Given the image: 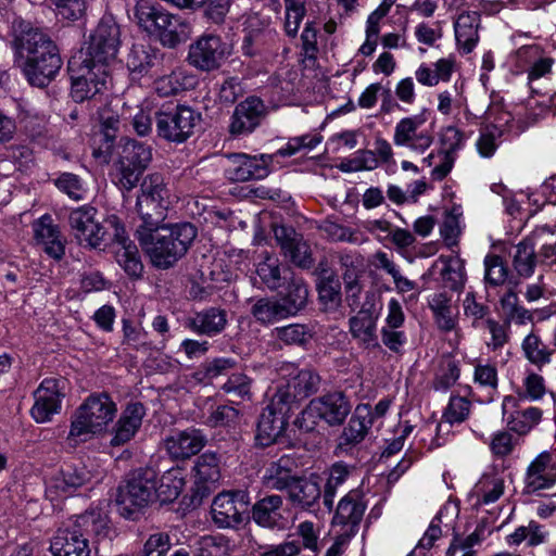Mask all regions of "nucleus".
I'll list each match as a JSON object with an SVG mask.
<instances>
[{"label": "nucleus", "instance_id": "nucleus-13", "mask_svg": "<svg viewBox=\"0 0 556 556\" xmlns=\"http://www.w3.org/2000/svg\"><path fill=\"white\" fill-rule=\"evenodd\" d=\"M425 123L426 117L422 114L400 119L394 127V144L396 147H405L415 153L424 154L434 141L433 131L422 128Z\"/></svg>", "mask_w": 556, "mask_h": 556}, {"label": "nucleus", "instance_id": "nucleus-5", "mask_svg": "<svg viewBox=\"0 0 556 556\" xmlns=\"http://www.w3.org/2000/svg\"><path fill=\"white\" fill-rule=\"evenodd\" d=\"M352 410L350 399L340 391L313 399L295 419V425L306 432L315 429L317 420L328 426H341Z\"/></svg>", "mask_w": 556, "mask_h": 556}, {"label": "nucleus", "instance_id": "nucleus-18", "mask_svg": "<svg viewBox=\"0 0 556 556\" xmlns=\"http://www.w3.org/2000/svg\"><path fill=\"white\" fill-rule=\"evenodd\" d=\"M281 375H289L286 389L278 388L274 395H288L286 404L289 406L295 399H305L317 392L320 383L319 376L312 369H299L294 364H287L280 368Z\"/></svg>", "mask_w": 556, "mask_h": 556}, {"label": "nucleus", "instance_id": "nucleus-64", "mask_svg": "<svg viewBox=\"0 0 556 556\" xmlns=\"http://www.w3.org/2000/svg\"><path fill=\"white\" fill-rule=\"evenodd\" d=\"M252 380L242 372L232 374L222 386V390L229 395L241 400H251Z\"/></svg>", "mask_w": 556, "mask_h": 556}, {"label": "nucleus", "instance_id": "nucleus-42", "mask_svg": "<svg viewBox=\"0 0 556 556\" xmlns=\"http://www.w3.org/2000/svg\"><path fill=\"white\" fill-rule=\"evenodd\" d=\"M119 160L127 166H136L144 172L152 160V152L144 143L129 139L123 146Z\"/></svg>", "mask_w": 556, "mask_h": 556}, {"label": "nucleus", "instance_id": "nucleus-30", "mask_svg": "<svg viewBox=\"0 0 556 556\" xmlns=\"http://www.w3.org/2000/svg\"><path fill=\"white\" fill-rule=\"evenodd\" d=\"M38 245L52 258L61 260L65 254L64 241L51 216L43 215L34 224Z\"/></svg>", "mask_w": 556, "mask_h": 556}, {"label": "nucleus", "instance_id": "nucleus-20", "mask_svg": "<svg viewBox=\"0 0 556 556\" xmlns=\"http://www.w3.org/2000/svg\"><path fill=\"white\" fill-rule=\"evenodd\" d=\"M90 480L85 466L66 465L47 481L46 495L51 500L66 497Z\"/></svg>", "mask_w": 556, "mask_h": 556}, {"label": "nucleus", "instance_id": "nucleus-35", "mask_svg": "<svg viewBox=\"0 0 556 556\" xmlns=\"http://www.w3.org/2000/svg\"><path fill=\"white\" fill-rule=\"evenodd\" d=\"M459 508L456 503L447 502L439 510L437 516L430 522L428 529L417 544V548L430 549L435 541L442 536L441 523L445 527H452L457 518Z\"/></svg>", "mask_w": 556, "mask_h": 556}, {"label": "nucleus", "instance_id": "nucleus-59", "mask_svg": "<svg viewBox=\"0 0 556 556\" xmlns=\"http://www.w3.org/2000/svg\"><path fill=\"white\" fill-rule=\"evenodd\" d=\"M508 275V269L500 255L488 254L484 258V280L491 286L503 285Z\"/></svg>", "mask_w": 556, "mask_h": 556}, {"label": "nucleus", "instance_id": "nucleus-3", "mask_svg": "<svg viewBox=\"0 0 556 556\" xmlns=\"http://www.w3.org/2000/svg\"><path fill=\"white\" fill-rule=\"evenodd\" d=\"M195 237V227L182 223L161 227L138 240L154 266L168 268L187 253Z\"/></svg>", "mask_w": 556, "mask_h": 556}, {"label": "nucleus", "instance_id": "nucleus-22", "mask_svg": "<svg viewBox=\"0 0 556 556\" xmlns=\"http://www.w3.org/2000/svg\"><path fill=\"white\" fill-rule=\"evenodd\" d=\"M220 456L214 452L201 454L194 462L192 471L195 492L200 497L208 495L222 479Z\"/></svg>", "mask_w": 556, "mask_h": 556}, {"label": "nucleus", "instance_id": "nucleus-9", "mask_svg": "<svg viewBox=\"0 0 556 556\" xmlns=\"http://www.w3.org/2000/svg\"><path fill=\"white\" fill-rule=\"evenodd\" d=\"M154 115L159 137L177 143L186 141L200 121V115L185 105H178L170 111H159Z\"/></svg>", "mask_w": 556, "mask_h": 556}, {"label": "nucleus", "instance_id": "nucleus-43", "mask_svg": "<svg viewBox=\"0 0 556 556\" xmlns=\"http://www.w3.org/2000/svg\"><path fill=\"white\" fill-rule=\"evenodd\" d=\"M442 260L444 262L441 270L443 286L452 291H460L466 281L464 261L458 255Z\"/></svg>", "mask_w": 556, "mask_h": 556}, {"label": "nucleus", "instance_id": "nucleus-36", "mask_svg": "<svg viewBox=\"0 0 556 556\" xmlns=\"http://www.w3.org/2000/svg\"><path fill=\"white\" fill-rule=\"evenodd\" d=\"M292 466L293 460L287 455L281 456L278 460L270 463L269 466L265 469L263 476V484L265 488L270 490L288 491L291 483H293L296 478L291 475Z\"/></svg>", "mask_w": 556, "mask_h": 556}, {"label": "nucleus", "instance_id": "nucleus-24", "mask_svg": "<svg viewBox=\"0 0 556 556\" xmlns=\"http://www.w3.org/2000/svg\"><path fill=\"white\" fill-rule=\"evenodd\" d=\"M206 442V435L200 429L188 428L166 437L164 446L173 459L184 460L198 454Z\"/></svg>", "mask_w": 556, "mask_h": 556}, {"label": "nucleus", "instance_id": "nucleus-21", "mask_svg": "<svg viewBox=\"0 0 556 556\" xmlns=\"http://www.w3.org/2000/svg\"><path fill=\"white\" fill-rule=\"evenodd\" d=\"M266 114L264 102L257 97H249L240 102L232 113L229 132L232 136L251 134Z\"/></svg>", "mask_w": 556, "mask_h": 556}, {"label": "nucleus", "instance_id": "nucleus-46", "mask_svg": "<svg viewBox=\"0 0 556 556\" xmlns=\"http://www.w3.org/2000/svg\"><path fill=\"white\" fill-rule=\"evenodd\" d=\"M251 314L256 321L268 325L274 324L282 318H287L280 300H274L268 298L258 299L251 308Z\"/></svg>", "mask_w": 556, "mask_h": 556}, {"label": "nucleus", "instance_id": "nucleus-41", "mask_svg": "<svg viewBox=\"0 0 556 556\" xmlns=\"http://www.w3.org/2000/svg\"><path fill=\"white\" fill-rule=\"evenodd\" d=\"M70 529H77L84 533V538L88 535L105 536L108 534V517L99 510L86 511L75 519Z\"/></svg>", "mask_w": 556, "mask_h": 556}, {"label": "nucleus", "instance_id": "nucleus-27", "mask_svg": "<svg viewBox=\"0 0 556 556\" xmlns=\"http://www.w3.org/2000/svg\"><path fill=\"white\" fill-rule=\"evenodd\" d=\"M144 415L146 409L141 403H129L113 427L110 444L121 446L129 442L141 427Z\"/></svg>", "mask_w": 556, "mask_h": 556}, {"label": "nucleus", "instance_id": "nucleus-56", "mask_svg": "<svg viewBox=\"0 0 556 556\" xmlns=\"http://www.w3.org/2000/svg\"><path fill=\"white\" fill-rule=\"evenodd\" d=\"M142 174L136 166H127L118 159L114 164L112 181L119 190L129 192L138 185Z\"/></svg>", "mask_w": 556, "mask_h": 556}, {"label": "nucleus", "instance_id": "nucleus-32", "mask_svg": "<svg viewBox=\"0 0 556 556\" xmlns=\"http://www.w3.org/2000/svg\"><path fill=\"white\" fill-rule=\"evenodd\" d=\"M516 404L517 400L514 396H505L502 403L503 416L511 431L526 434L541 421L542 410L538 407H528L509 412V408H514Z\"/></svg>", "mask_w": 556, "mask_h": 556}, {"label": "nucleus", "instance_id": "nucleus-23", "mask_svg": "<svg viewBox=\"0 0 556 556\" xmlns=\"http://www.w3.org/2000/svg\"><path fill=\"white\" fill-rule=\"evenodd\" d=\"M274 235L285 257L289 258L296 266H311L309 247L301 233L296 232L292 227L275 226Z\"/></svg>", "mask_w": 556, "mask_h": 556}, {"label": "nucleus", "instance_id": "nucleus-63", "mask_svg": "<svg viewBox=\"0 0 556 556\" xmlns=\"http://www.w3.org/2000/svg\"><path fill=\"white\" fill-rule=\"evenodd\" d=\"M56 188L75 201L85 198L86 188L84 181L75 174L62 173L54 181Z\"/></svg>", "mask_w": 556, "mask_h": 556}, {"label": "nucleus", "instance_id": "nucleus-15", "mask_svg": "<svg viewBox=\"0 0 556 556\" xmlns=\"http://www.w3.org/2000/svg\"><path fill=\"white\" fill-rule=\"evenodd\" d=\"M273 155H248L244 153H232L227 155L225 176L230 181H248L263 179L269 174V164Z\"/></svg>", "mask_w": 556, "mask_h": 556}, {"label": "nucleus", "instance_id": "nucleus-34", "mask_svg": "<svg viewBox=\"0 0 556 556\" xmlns=\"http://www.w3.org/2000/svg\"><path fill=\"white\" fill-rule=\"evenodd\" d=\"M459 508L456 503L447 502L439 510L437 516L430 522L428 529L417 544V548L430 549L435 541L442 536L441 523L445 527H452L457 518Z\"/></svg>", "mask_w": 556, "mask_h": 556}, {"label": "nucleus", "instance_id": "nucleus-51", "mask_svg": "<svg viewBox=\"0 0 556 556\" xmlns=\"http://www.w3.org/2000/svg\"><path fill=\"white\" fill-rule=\"evenodd\" d=\"M504 491V481L497 475H483L475 486V494L483 504L496 502Z\"/></svg>", "mask_w": 556, "mask_h": 556}, {"label": "nucleus", "instance_id": "nucleus-4", "mask_svg": "<svg viewBox=\"0 0 556 556\" xmlns=\"http://www.w3.org/2000/svg\"><path fill=\"white\" fill-rule=\"evenodd\" d=\"M134 18L143 31L172 49L187 41L192 33L191 24L186 18L157 8L148 0L137 1Z\"/></svg>", "mask_w": 556, "mask_h": 556}, {"label": "nucleus", "instance_id": "nucleus-7", "mask_svg": "<svg viewBox=\"0 0 556 556\" xmlns=\"http://www.w3.org/2000/svg\"><path fill=\"white\" fill-rule=\"evenodd\" d=\"M72 87L71 96L75 102H84L103 93L110 83V68L74 55L68 61Z\"/></svg>", "mask_w": 556, "mask_h": 556}, {"label": "nucleus", "instance_id": "nucleus-14", "mask_svg": "<svg viewBox=\"0 0 556 556\" xmlns=\"http://www.w3.org/2000/svg\"><path fill=\"white\" fill-rule=\"evenodd\" d=\"M287 396L273 395L270 403L262 410L255 434L257 445L269 446L283 432L287 425L286 414L289 410L285 400Z\"/></svg>", "mask_w": 556, "mask_h": 556}, {"label": "nucleus", "instance_id": "nucleus-57", "mask_svg": "<svg viewBox=\"0 0 556 556\" xmlns=\"http://www.w3.org/2000/svg\"><path fill=\"white\" fill-rule=\"evenodd\" d=\"M460 217V208L453 207L445 214L443 223L440 227L441 237L448 248H453L458 244V238L462 233Z\"/></svg>", "mask_w": 556, "mask_h": 556}, {"label": "nucleus", "instance_id": "nucleus-44", "mask_svg": "<svg viewBox=\"0 0 556 556\" xmlns=\"http://www.w3.org/2000/svg\"><path fill=\"white\" fill-rule=\"evenodd\" d=\"M157 59V51L149 45L136 43L131 47L127 58V67L134 74L142 75L153 66Z\"/></svg>", "mask_w": 556, "mask_h": 556}, {"label": "nucleus", "instance_id": "nucleus-29", "mask_svg": "<svg viewBox=\"0 0 556 556\" xmlns=\"http://www.w3.org/2000/svg\"><path fill=\"white\" fill-rule=\"evenodd\" d=\"M50 551L53 556H90L88 538L77 529L62 528L52 538Z\"/></svg>", "mask_w": 556, "mask_h": 556}, {"label": "nucleus", "instance_id": "nucleus-10", "mask_svg": "<svg viewBox=\"0 0 556 556\" xmlns=\"http://www.w3.org/2000/svg\"><path fill=\"white\" fill-rule=\"evenodd\" d=\"M249 505L250 496L245 491L222 492L212 503V519L218 528H236L244 521Z\"/></svg>", "mask_w": 556, "mask_h": 556}, {"label": "nucleus", "instance_id": "nucleus-38", "mask_svg": "<svg viewBox=\"0 0 556 556\" xmlns=\"http://www.w3.org/2000/svg\"><path fill=\"white\" fill-rule=\"evenodd\" d=\"M538 257L533 241L529 238L522 239L515 247L513 256V267L516 275L522 279L531 278L536 268Z\"/></svg>", "mask_w": 556, "mask_h": 556}, {"label": "nucleus", "instance_id": "nucleus-40", "mask_svg": "<svg viewBox=\"0 0 556 556\" xmlns=\"http://www.w3.org/2000/svg\"><path fill=\"white\" fill-rule=\"evenodd\" d=\"M136 210L141 222L136 229L137 239L163 227L162 223L166 218L167 213L165 206H150L147 203L136 202Z\"/></svg>", "mask_w": 556, "mask_h": 556}, {"label": "nucleus", "instance_id": "nucleus-8", "mask_svg": "<svg viewBox=\"0 0 556 556\" xmlns=\"http://www.w3.org/2000/svg\"><path fill=\"white\" fill-rule=\"evenodd\" d=\"M121 28L113 16L104 15L89 35L86 49L76 54L111 68L121 47Z\"/></svg>", "mask_w": 556, "mask_h": 556}, {"label": "nucleus", "instance_id": "nucleus-62", "mask_svg": "<svg viewBox=\"0 0 556 556\" xmlns=\"http://www.w3.org/2000/svg\"><path fill=\"white\" fill-rule=\"evenodd\" d=\"M502 137V130L494 126H486L480 130L476 142L477 151L482 157H492L498 148V140Z\"/></svg>", "mask_w": 556, "mask_h": 556}, {"label": "nucleus", "instance_id": "nucleus-52", "mask_svg": "<svg viewBox=\"0 0 556 556\" xmlns=\"http://www.w3.org/2000/svg\"><path fill=\"white\" fill-rule=\"evenodd\" d=\"M191 78L186 76L181 70H174L154 81V89L161 97H169L187 89Z\"/></svg>", "mask_w": 556, "mask_h": 556}, {"label": "nucleus", "instance_id": "nucleus-6", "mask_svg": "<svg viewBox=\"0 0 556 556\" xmlns=\"http://www.w3.org/2000/svg\"><path fill=\"white\" fill-rule=\"evenodd\" d=\"M156 500V472L152 468H140L119 488L116 504L123 517L135 519L138 511Z\"/></svg>", "mask_w": 556, "mask_h": 556}, {"label": "nucleus", "instance_id": "nucleus-48", "mask_svg": "<svg viewBox=\"0 0 556 556\" xmlns=\"http://www.w3.org/2000/svg\"><path fill=\"white\" fill-rule=\"evenodd\" d=\"M122 117L130 119L134 130L138 136L144 137L152 131L153 111L149 106H131L124 103Z\"/></svg>", "mask_w": 556, "mask_h": 556}, {"label": "nucleus", "instance_id": "nucleus-17", "mask_svg": "<svg viewBox=\"0 0 556 556\" xmlns=\"http://www.w3.org/2000/svg\"><path fill=\"white\" fill-rule=\"evenodd\" d=\"M366 504L363 501V494L358 490H352L345 494L338 503L332 527L336 532L354 536L363 520Z\"/></svg>", "mask_w": 556, "mask_h": 556}, {"label": "nucleus", "instance_id": "nucleus-49", "mask_svg": "<svg viewBox=\"0 0 556 556\" xmlns=\"http://www.w3.org/2000/svg\"><path fill=\"white\" fill-rule=\"evenodd\" d=\"M309 1L311 0H283V29L289 37L294 38L298 35L300 26L306 15V5Z\"/></svg>", "mask_w": 556, "mask_h": 556}, {"label": "nucleus", "instance_id": "nucleus-58", "mask_svg": "<svg viewBox=\"0 0 556 556\" xmlns=\"http://www.w3.org/2000/svg\"><path fill=\"white\" fill-rule=\"evenodd\" d=\"M138 197L169 200V190L164 177L159 173L147 175L140 184Z\"/></svg>", "mask_w": 556, "mask_h": 556}, {"label": "nucleus", "instance_id": "nucleus-33", "mask_svg": "<svg viewBox=\"0 0 556 556\" xmlns=\"http://www.w3.org/2000/svg\"><path fill=\"white\" fill-rule=\"evenodd\" d=\"M321 490L317 481L308 478H295L288 489V498L295 507L311 510L320 500Z\"/></svg>", "mask_w": 556, "mask_h": 556}, {"label": "nucleus", "instance_id": "nucleus-2", "mask_svg": "<svg viewBox=\"0 0 556 556\" xmlns=\"http://www.w3.org/2000/svg\"><path fill=\"white\" fill-rule=\"evenodd\" d=\"M117 405L108 392L88 395L71 416L66 442L75 447L106 433L116 417Z\"/></svg>", "mask_w": 556, "mask_h": 556}, {"label": "nucleus", "instance_id": "nucleus-31", "mask_svg": "<svg viewBox=\"0 0 556 556\" xmlns=\"http://www.w3.org/2000/svg\"><path fill=\"white\" fill-rule=\"evenodd\" d=\"M481 24L478 12H463L454 22L456 47L463 54H468L477 47Z\"/></svg>", "mask_w": 556, "mask_h": 556}, {"label": "nucleus", "instance_id": "nucleus-37", "mask_svg": "<svg viewBox=\"0 0 556 556\" xmlns=\"http://www.w3.org/2000/svg\"><path fill=\"white\" fill-rule=\"evenodd\" d=\"M371 424L370 408L367 405H358L348 426L342 431L340 444L354 445L359 443L367 434Z\"/></svg>", "mask_w": 556, "mask_h": 556}, {"label": "nucleus", "instance_id": "nucleus-12", "mask_svg": "<svg viewBox=\"0 0 556 556\" xmlns=\"http://www.w3.org/2000/svg\"><path fill=\"white\" fill-rule=\"evenodd\" d=\"M66 380L64 378H46L34 392L35 403L30 415L37 424L49 422L53 415L61 410L65 396Z\"/></svg>", "mask_w": 556, "mask_h": 556}, {"label": "nucleus", "instance_id": "nucleus-19", "mask_svg": "<svg viewBox=\"0 0 556 556\" xmlns=\"http://www.w3.org/2000/svg\"><path fill=\"white\" fill-rule=\"evenodd\" d=\"M380 308L375 304L365 303L356 315L349 319L350 332L358 345L366 350L380 348L377 323Z\"/></svg>", "mask_w": 556, "mask_h": 556}, {"label": "nucleus", "instance_id": "nucleus-45", "mask_svg": "<svg viewBox=\"0 0 556 556\" xmlns=\"http://www.w3.org/2000/svg\"><path fill=\"white\" fill-rule=\"evenodd\" d=\"M307 295L308 290L302 279L294 278L290 281L286 294L280 299L288 317L295 315L305 306Z\"/></svg>", "mask_w": 556, "mask_h": 556}, {"label": "nucleus", "instance_id": "nucleus-11", "mask_svg": "<svg viewBox=\"0 0 556 556\" xmlns=\"http://www.w3.org/2000/svg\"><path fill=\"white\" fill-rule=\"evenodd\" d=\"M230 54V47L216 35H203L190 45L188 62L193 67L211 72L217 70Z\"/></svg>", "mask_w": 556, "mask_h": 556}, {"label": "nucleus", "instance_id": "nucleus-53", "mask_svg": "<svg viewBox=\"0 0 556 556\" xmlns=\"http://www.w3.org/2000/svg\"><path fill=\"white\" fill-rule=\"evenodd\" d=\"M230 541L223 535H204L197 542L194 556H229Z\"/></svg>", "mask_w": 556, "mask_h": 556}, {"label": "nucleus", "instance_id": "nucleus-25", "mask_svg": "<svg viewBox=\"0 0 556 556\" xmlns=\"http://www.w3.org/2000/svg\"><path fill=\"white\" fill-rule=\"evenodd\" d=\"M526 489L536 492L549 489L556 482V456L542 452L529 465L526 473Z\"/></svg>", "mask_w": 556, "mask_h": 556}, {"label": "nucleus", "instance_id": "nucleus-1", "mask_svg": "<svg viewBox=\"0 0 556 556\" xmlns=\"http://www.w3.org/2000/svg\"><path fill=\"white\" fill-rule=\"evenodd\" d=\"M14 63L35 87L48 86L62 66L56 45L38 28L23 30L13 40Z\"/></svg>", "mask_w": 556, "mask_h": 556}, {"label": "nucleus", "instance_id": "nucleus-47", "mask_svg": "<svg viewBox=\"0 0 556 556\" xmlns=\"http://www.w3.org/2000/svg\"><path fill=\"white\" fill-rule=\"evenodd\" d=\"M548 538V531L535 521H530L528 526L518 527L513 533L507 535L506 541L509 545H520L527 542L529 546L543 544Z\"/></svg>", "mask_w": 556, "mask_h": 556}, {"label": "nucleus", "instance_id": "nucleus-54", "mask_svg": "<svg viewBox=\"0 0 556 556\" xmlns=\"http://www.w3.org/2000/svg\"><path fill=\"white\" fill-rule=\"evenodd\" d=\"M256 273L270 290L278 289L282 283L280 262L276 256L266 253L264 260L258 263Z\"/></svg>", "mask_w": 556, "mask_h": 556}, {"label": "nucleus", "instance_id": "nucleus-50", "mask_svg": "<svg viewBox=\"0 0 556 556\" xmlns=\"http://www.w3.org/2000/svg\"><path fill=\"white\" fill-rule=\"evenodd\" d=\"M282 505V498L279 495H269L258 501L253 506V519L262 526L270 528L276 523L278 509Z\"/></svg>", "mask_w": 556, "mask_h": 556}, {"label": "nucleus", "instance_id": "nucleus-28", "mask_svg": "<svg viewBox=\"0 0 556 556\" xmlns=\"http://www.w3.org/2000/svg\"><path fill=\"white\" fill-rule=\"evenodd\" d=\"M227 313L218 307H210L194 313L185 321V327L200 336L214 337L227 326Z\"/></svg>", "mask_w": 556, "mask_h": 556}, {"label": "nucleus", "instance_id": "nucleus-26", "mask_svg": "<svg viewBox=\"0 0 556 556\" xmlns=\"http://www.w3.org/2000/svg\"><path fill=\"white\" fill-rule=\"evenodd\" d=\"M110 224L114 226V238L116 240L115 257L117 263L131 277H139L142 273L143 265L140 261L136 244L125 235V228L119 225L116 217L110 219Z\"/></svg>", "mask_w": 556, "mask_h": 556}, {"label": "nucleus", "instance_id": "nucleus-16", "mask_svg": "<svg viewBox=\"0 0 556 556\" xmlns=\"http://www.w3.org/2000/svg\"><path fill=\"white\" fill-rule=\"evenodd\" d=\"M97 213V210L89 205H83L70 213L71 229L80 244L98 248L103 242L105 230L98 222Z\"/></svg>", "mask_w": 556, "mask_h": 556}, {"label": "nucleus", "instance_id": "nucleus-39", "mask_svg": "<svg viewBox=\"0 0 556 556\" xmlns=\"http://www.w3.org/2000/svg\"><path fill=\"white\" fill-rule=\"evenodd\" d=\"M185 470L181 467H173L166 470L162 477L156 480L157 500L161 503H170L181 493L186 479Z\"/></svg>", "mask_w": 556, "mask_h": 556}, {"label": "nucleus", "instance_id": "nucleus-55", "mask_svg": "<svg viewBox=\"0 0 556 556\" xmlns=\"http://www.w3.org/2000/svg\"><path fill=\"white\" fill-rule=\"evenodd\" d=\"M350 475L349 468L342 463H337L330 468V473L324 491V505L331 510L338 489L345 482Z\"/></svg>", "mask_w": 556, "mask_h": 556}, {"label": "nucleus", "instance_id": "nucleus-61", "mask_svg": "<svg viewBox=\"0 0 556 556\" xmlns=\"http://www.w3.org/2000/svg\"><path fill=\"white\" fill-rule=\"evenodd\" d=\"M523 353L529 362L534 365H544L549 362L551 352L540 338L533 333L528 334L522 342Z\"/></svg>", "mask_w": 556, "mask_h": 556}, {"label": "nucleus", "instance_id": "nucleus-60", "mask_svg": "<svg viewBox=\"0 0 556 556\" xmlns=\"http://www.w3.org/2000/svg\"><path fill=\"white\" fill-rule=\"evenodd\" d=\"M471 403L464 396L453 395L443 412V421L454 425L467 419L470 413Z\"/></svg>", "mask_w": 556, "mask_h": 556}]
</instances>
